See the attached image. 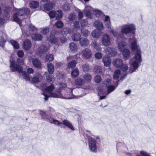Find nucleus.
<instances>
[{
  "mask_svg": "<svg viewBox=\"0 0 156 156\" xmlns=\"http://www.w3.org/2000/svg\"><path fill=\"white\" fill-rule=\"evenodd\" d=\"M129 41L132 51L136 52L135 56L129 62L131 68L129 69L128 72L132 73L138 69L139 64L142 61L141 51L139 45L137 44L138 40L134 36L129 38Z\"/></svg>",
  "mask_w": 156,
  "mask_h": 156,
  "instance_id": "nucleus-1",
  "label": "nucleus"
},
{
  "mask_svg": "<svg viewBox=\"0 0 156 156\" xmlns=\"http://www.w3.org/2000/svg\"><path fill=\"white\" fill-rule=\"evenodd\" d=\"M70 92H67L64 95H62L60 91L58 92V94L55 93H51L50 95L51 97L54 98H60L64 99H77L82 96V95H76L78 92L76 89L71 88L69 89Z\"/></svg>",
  "mask_w": 156,
  "mask_h": 156,
  "instance_id": "nucleus-2",
  "label": "nucleus"
},
{
  "mask_svg": "<svg viewBox=\"0 0 156 156\" xmlns=\"http://www.w3.org/2000/svg\"><path fill=\"white\" fill-rule=\"evenodd\" d=\"M30 12V9L27 8H23L16 9V12L14 13L13 16V21L19 24L20 26H22V19H23L22 17L27 15Z\"/></svg>",
  "mask_w": 156,
  "mask_h": 156,
  "instance_id": "nucleus-3",
  "label": "nucleus"
},
{
  "mask_svg": "<svg viewBox=\"0 0 156 156\" xmlns=\"http://www.w3.org/2000/svg\"><path fill=\"white\" fill-rule=\"evenodd\" d=\"M105 25L106 28L110 31L115 37H116L117 39L118 42L120 38L122 40H123L125 37L123 35L120 34H117L115 32L111 27V22L109 17L108 16L105 15V19L104 20Z\"/></svg>",
  "mask_w": 156,
  "mask_h": 156,
  "instance_id": "nucleus-4",
  "label": "nucleus"
},
{
  "mask_svg": "<svg viewBox=\"0 0 156 156\" xmlns=\"http://www.w3.org/2000/svg\"><path fill=\"white\" fill-rule=\"evenodd\" d=\"M136 29V27L134 24L133 23L127 24L122 27L121 32L122 33L126 34L129 33L134 34Z\"/></svg>",
  "mask_w": 156,
  "mask_h": 156,
  "instance_id": "nucleus-5",
  "label": "nucleus"
},
{
  "mask_svg": "<svg viewBox=\"0 0 156 156\" xmlns=\"http://www.w3.org/2000/svg\"><path fill=\"white\" fill-rule=\"evenodd\" d=\"M22 76L26 81H30L32 83H37L40 81V75L37 74L34 75L32 78H30L28 74L26 72L23 71V73Z\"/></svg>",
  "mask_w": 156,
  "mask_h": 156,
  "instance_id": "nucleus-6",
  "label": "nucleus"
},
{
  "mask_svg": "<svg viewBox=\"0 0 156 156\" xmlns=\"http://www.w3.org/2000/svg\"><path fill=\"white\" fill-rule=\"evenodd\" d=\"M9 67L10 69L13 72L17 71L19 73H22L23 72V68L14 61H12L11 62Z\"/></svg>",
  "mask_w": 156,
  "mask_h": 156,
  "instance_id": "nucleus-7",
  "label": "nucleus"
},
{
  "mask_svg": "<svg viewBox=\"0 0 156 156\" xmlns=\"http://www.w3.org/2000/svg\"><path fill=\"white\" fill-rule=\"evenodd\" d=\"M117 85L116 87H115L114 85H111L108 86L107 87V91L105 90V87L101 88L99 87L98 89L99 94H105V95H108V94L111 93L116 88Z\"/></svg>",
  "mask_w": 156,
  "mask_h": 156,
  "instance_id": "nucleus-8",
  "label": "nucleus"
},
{
  "mask_svg": "<svg viewBox=\"0 0 156 156\" xmlns=\"http://www.w3.org/2000/svg\"><path fill=\"white\" fill-rule=\"evenodd\" d=\"M88 146L90 150L93 152H97V145L95 140L92 137H90L88 139Z\"/></svg>",
  "mask_w": 156,
  "mask_h": 156,
  "instance_id": "nucleus-9",
  "label": "nucleus"
},
{
  "mask_svg": "<svg viewBox=\"0 0 156 156\" xmlns=\"http://www.w3.org/2000/svg\"><path fill=\"white\" fill-rule=\"evenodd\" d=\"M94 9L90 6L88 5L85 6L83 12L86 16L88 18L92 19L93 18V15L92 11Z\"/></svg>",
  "mask_w": 156,
  "mask_h": 156,
  "instance_id": "nucleus-10",
  "label": "nucleus"
},
{
  "mask_svg": "<svg viewBox=\"0 0 156 156\" xmlns=\"http://www.w3.org/2000/svg\"><path fill=\"white\" fill-rule=\"evenodd\" d=\"M81 55L83 58L88 59L91 58L92 55V53L90 49L86 48L82 51Z\"/></svg>",
  "mask_w": 156,
  "mask_h": 156,
  "instance_id": "nucleus-11",
  "label": "nucleus"
},
{
  "mask_svg": "<svg viewBox=\"0 0 156 156\" xmlns=\"http://www.w3.org/2000/svg\"><path fill=\"white\" fill-rule=\"evenodd\" d=\"M101 42L105 47L109 46L111 44V38L109 35L107 34H104L102 36Z\"/></svg>",
  "mask_w": 156,
  "mask_h": 156,
  "instance_id": "nucleus-12",
  "label": "nucleus"
},
{
  "mask_svg": "<svg viewBox=\"0 0 156 156\" xmlns=\"http://www.w3.org/2000/svg\"><path fill=\"white\" fill-rule=\"evenodd\" d=\"M58 33L57 32L54 31L51 34L48 39V40L51 43L56 44L58 40Z\"/></svg>",
  "mask_w": 156,
  "mask_h": 156,
  "instance_id": "nucleus-13",
  "label": "nucleus"
},
{
  "mask_svg": "<svg viewBox=\"0 0 156 156\" xmlns=\"http://www.w3.org/2000/svg\"><path fill=\"white\" fill-rule=\"evenodd\" d=\"M105 51L107 54L110 55L111 56H115L117 54V51L114 48L108 47L105 48Z\"/></svg>",
  "mask_w": 156,
  "mask_h": 156,
  "instance_id": "nucleus-14",
  "label": "nucleus"
},
{
  "mask_svg": "<svg viewBox=\"0 0 156 156\" xmlns=\"http://www.w3.org/2000/svg\"><path fill=\"white\" fill-rule=\"evenodd\" d=\"M117 151H118V149H121L123 151V152L125 153L126 155L129 156H134V155L133 154L125 151V150H124L125 148H126V145L121 142L118 143L117 144Z\"/></svg>",
  "mask_w": 156,
  "mask_h": 156,
  "instance_id": "nucleus-15",
  "label": "nucleus"
},
{
  "mask_svg": "<svg viewBox=\"0 0 156 156\" xmlns=\"http://www.w3.org/2000/svg\"><path fill=\"white\" fill-rule=\"evenodd\" d=\"M29 30H25L23 33V34H25V36L28 37L30 35L32 32H36L37 29L32 24H30L29 26Z\"/></svg>",
  "mask_w": 156,
  "mask_h": 156,
  "instance_id": "nucleus-16",
  "label": "nucleus"
},
{
  "mask_svg": "<svg viewBox=\"0 0 156 156\" xmlns=\"http://www.w3.org/2000/svg\"><path fill=\"white\" fill-rule=\"evenodd\" d=\"M48 51V48L44 45H42L39 47L37 53L40 55H42L45 54Z\"/></svg>",
  "mask_w": 156,
  "mask_h": 156,
  "instance_id": "nucleus-17",
  "label": "nucleus"
},
{
  "mask_svg": "<svg viewBox=\"0 0 156 156\" xmlns=\"http://www.w3.org/2000/svg\"><path fill=\"white\" fill-rule=\"evenodd\" d=\"M23 46L25 50H29L31 47V43L30 41L28 39H26L23 42Z\"/></svg>",
  "mask_w": 156,
  "mask_h": 156,
  "instance_id": "nucleus-18",
  "label": "nucleus"
},
{
  "mask_svg": "<svg viewBox=\"0 0 156 156\" xmlns=\"http://www.w3.org/2000/svg\"><path fill=\"white\" fill-rule=\"evenodd\" d=\"M62 125H63L66 127H67L72 130L74 131L75 130V129L74 128L72 123L69 120L66 119H64L62 120Z\"/></svg>",
  "mask_w": 156,
  "mask_h": 156,
  "instance_id": "nucleus-19",
  "label": "nucleus"
},
{
  "mask_svg": "<svg viewBox=\"0 0 156 156\" xmlns=\"http://www.w3.org/2000/svg\"><path fill=\"white\" fill-rule=\"evenodd\" d=\"M113 64L116 68H120L122 66L123 61L120 58H117L114 60L113 62Z\"/></svg>",
  "mask_w": 156,
  "mask_h": 156,
  "instance_id": "nucleus-20",
  "label": "nucleus"
},
{
  "mask_svg": "<svg viewBox=\"0 0 156 156\" xmlns=\"http://www.w3.org/2000/svg\"><path fill=\"white\" fill-rule=\"evenodd\" d=\"M91 47L93 50L94 51H101V48L100 45L98 44L96 41H94L91 44Z\"/></svg>",
  "mask_w": 156,
  "mask_h": 156,
  "instance_id": "nucleus-21",
  "label": "nucleus"
},
{
  "mask_svg": "<svg viewBox=\"0 0 156 156\" xmlns=\"http://www.w3.org/2000/svg\"><path fill=\"white\" fill-rule=\"evenodd\" d=\"M127 45V44L125 42L122 41L121 42H119L118 44V49L121 52L124 49H126L125 48Z\"/></svg>",
  "mask_w": 156,
  "mask_h": 156,
  "instance_id": "nucleus-22",
  "label": "nucleus"
},
{
  "mask_svg": "<svg viewBox=\"0 0 156 156\" xmlns=\"http://www.w3.org/2000/svg\"><path fill=\"white\" fill-rule=\"evenodd\" d=\"M102 62L104 66L108 67L110 65L111 61L109 57L104 56L102 58Z\"/></svg>",
  "mask_w": 156,
  "mask_h": 156,
  "instance_id": "nucleus-23",
  "label": "nucleus"
},
{
  "mask_svg": "<svg viewBox=\"0 0 156 156\" xmlns=\"http://www.w3.org/2000/svg\"><path fill=\"white\" fill-rule=\"evenodd\" d=\"M54 87L53 85L52 84L50 85L47 87L45 89V90L48 93L49 96L50 97H51L50 94L52 93H55L56 94H58V92H59V91H55V92H52L51 91L54 89Z\"/></svg>",
  "mask_w": 156,
  "mask_h": 156,
  "instance_id": "nucleus-24",
  "label": "nucleus"
},
{
  "mask_svg": "<svg viewBox=\"0 0 156 156\" xmlns=\"http://www.w3.org/2000/svg\"><path fill=\"white\" fill-rule=\"evenodd\" d=\"M94 26L97 29V30H101L103 28V26L102 22L99 20L94 21Z\"/></svg>",
  "mask_w": 156,
  "mask_h": 156,
  "instance_id": "nucleus-25",
  "label": "nucleus"
},
{
  "mask_svg": "<svg viewBox=\"0 0 156 156\" xmlns=\"http://www.w3.org/2000/svg\"><path fill=\"white\" fill-rule=\"evenodd\" d=\"M48 122L54 124L55 125L61 127L62 126V122H61L58 120L54 119L52 118H50V119L48 120Z\"/></svg>",
  "mask_w": 156,
  "mask_h": 156,
  "instance_id": "nucleus-26",
  "label": "nucleus"
},
{
  "mask_svg": "<svg viewBox=\"0 0 156 156\" xmlns=\"http://www.w3.org/2000/svg\"><path fill=\"white\" fill-rule=\"evenodd\" d=\"M80 43L82 46L86 47L89 44V41L87 38H82L80 39Z\"/></svg>",
  "mask_w": 156,
  "mask_h": 156,
  "instance_id": "nucleus-27",
  "label": "nucleus"
},
{
  "mask_svg": "<svg viewBox=\"0 0 156 156\" xmlns=\"http://www.w3.org/2000/svg\"><path fill=\"white\" fill-rule=\"evenodd\" d=\"M121 52H122L124 59L125 60L128 59L129 58L130 53V50L127 49H126Z\"/></svg>",
  "mask_w": 156,
  "mask_h": 156,
  "instance_id": "nucleus-28",
  "label": "nucleus"
},
{
  "mask_svg": "<svg viewBox=\"0 0 156 156\" xmlns=\"http://www.w3.org/2000/svg\"><path fill=\"white\" fill-rule=\"evenodd\" d=\"M102 34V33L101 30H95L92 32L91 34L94 38H98Z\"/></svg>",
  "mask_w": 156,
  "mask_h": 156,
  "instance_id": "nucleus-29",
  "label": "nucleus"
},
{
  "mask_svg": "<svg viewBox=\"0 0 156 156\" xmlns=\"http://www.w3.org/2000/svg\"><path fill=\"white\" fill-rule=\"evenodd\" d=\"M32 64L35 67L40 68L41 66V63L40 60L36 58H34L32 59Z\"/></svg>",
  "mask_w": 156,
  "mask_h": 156,
  "instance_id": "nucleus-30",
  "label": "nucleus"
},
{
  "mask_svg": "<svg viewBox=\"0 0 156 156\" xmlns=\"http://www.w3.org/2000/svg\"><path fill=\"white\" fill-rule=\"evenodd\" d=\"M121 76V72L119 69L116 70L113 75V79L117 80V83L119 81V79Z\"/></svg>",
  "mask_w": 156,
  "mask_h": 156,
  "instance_id": "nucleus-31",
  "label": "nucleus"
},
{
  "mask_svg": "<svg viewBox=\"0 0 156 156\" xmlns=\"http://www.w3.org/2000/svg\"><path fill=\"white\" fill-rule=\"evenodd\" d=\"M31 37L32 39L34 41H40L42 40V36L40 34H31Z\"/></svg>",
  "mask_w": 156,
  "mask_h": 156,
  "instance_id": "nucleus-32",
  "label": "nucleus"
},
{
  "mask_svg": "<svg viewBox=\"0 0 156 156\" xmlns=\"http://www.w3.org/2000/svg\"><path fill=\"white\" fill-rule=\"evenodd\" d=\"M84 80L80 77L77 78L75 80V84L77 86H82L84 84Z\"/></svg>",
  "mask_w": 156,
  "mask_h": 156,
  "instance_id": "nucleus-33",
  "label": "nucleus"
},
{
  "mask_svg": "<svg viewBox=\"0 0 156 156\" xmlns=\"http://www.w3.org/2000/svg\"><path fill=\"white\" fill-rule=\"evenodd\" d=\"M54 6L53 3L52 2H49L46 3L44 5V8L46 10H49L51 9Z\"/></svg>",
  "mask_w": 156,
  "mask_h": 156,
  "instance_id": "nucleus-34",
  "label": "nucleus"
},
{
  "mask_svg": "<svg viewBox=\"0 0 156 156\" xmlns=\"http://www.w3.org/2000/svg\"><path fill=\"white\" fill-rule=\"evenodd\" d=\"M47 67L49 73L52 74L54 70V65L51 63H48L47 64Z\"/></svg>",
  "mask_w": 156,
  "mask_h": 156,
  "instance_id": "nucleus-35",
  "label": "nucleus"
},
{
  "mask_svg": "<svg viewBox=\"0 0 156 156\" xmlns=\"http://www.w3.org/2000/svg\"><path fill=\"white\" fill-rule=\"evenodd\" d=\"M63 13L62 10H59L55 11V18L57 20L60 19Z\"/></svg>",
  "mask_w": 156,
  "mask_h": 156,
  "instance_id": "nucleus-36",
  "label": "nucleus"
},
{
  "mask_svg": "<svg viewBox=\"0 0 156 156\" xmlns=\"http://www.w3.org/2000/svg\"><path fill=\"white\" fill-rule=\"evenodd\" d=\"M40 114L41 115V118L42 119L46 120L47 122H48V120H49L51 118L48 117L45 112L43 111H40Z\"/></svg>",
  "mask_w": 156,
  "mask_h": 156,
  "instance_id": "nucleus-37",
  "label": "nucleus"
},
{
  "mask_svg": "<svg viewBox=\"0 0 156 156\" xmlns=\"http://www.w3.org/2000/svg\"><path fill=\"white\" fill-rule=\"evenodd\" d=\"M81 35L80 33H76L72 37V40L74 41H78L81 39Z\"/></svg>",
  "mask_w": 156,
  "mask_h": 156,
  "instance_id": "nucleus-38",
  "label": "nucleus"
},
{
  "mask_svg": "<svg viewBox=\"0 0 156 156\" xmlns=\"http://www.w3.org/2000/svg\"><path fill=\"white\" fill-rule=\"evenodd\" d=\"M69 47L72 51H75L77 50V46L73 42H71L69 44Z\"/></svg>",
  "mask_w": 156,
  "mask_h": 156,
  "instance_id": "nucleus-39",
  "label": "nucleus"
},
{
  "mask_svg": "<svg viewBox=\"0 0 156 156\" xmlns=\"http://www.w3.org/2000/svg\"><path fill=\"white\" fill-rule=\"evenodd\" d=\"M83 78L84 79V81L89 82L91 79L92 76L90 74L86 73L83 76Z\"/></svg>",
  "mask_w": 156,
  "mask_h": 156,
  "instance_id": "nucleus-40",
  "label": "nucleus"
},
{
  "mask_svg": "<svg viewBox=\"0 0 156 156\" xmlns=\"http://www.w3.org/2000/svg\"><path fill=\"white\" fill-rule=\"evenodd\" d=\"M76 64V61L72 60L68 63L67 67L69 69H73L75 67Z\"/></svg>",
  "mask_w": 156,
  "mask_h": 156,
  "instance_id": "nucleus-41",
  "label": "nucleus"
},
{
  "mask_svg": "<svg viewBox=\"0 0 156 156\" xmlns=\"http://www.w3.org/2000/svg\"><path fill=\"white\" fill-rule=\"evenodd\" d=\"M79 71L78 69H74L71 72V76L73 78H75L78 76L79 74Z\"/></svg>",
  "mask_w": 156,
  "mask_h": 156,
  "instance_id": "nucleus-42",
  "label": "nucleus"
},
{
  "mask_svg": "<svg viewBox=\"0 0 156 156\" xmlns=\"http://www.w3.org/2000/svg\"><path fill=\"white\" fill-rule=\"evenodd\" d=\"M94 73L98 74L101 73L102 72L101 68L98 66H96L94 68Z\"/></svg>",
  "mask_w": 156,
  "mask_h": 156,
  "instance_id": "nucleus-43",
  "label": "nucleus"
},
{
  "mask_svg": "<svg viewBox=\"0 0 156 156\" xmlns=\"http://www.w3.org/2000/svg\"><path fill=\"white\" fill-rule=\"evenodd\" d=\"M111 79H107L106 80L104 81L103 83L101 84V85L102 86L105 85L106 87H108L111 85Z\"/></svg>",
  "mask_w": 156,
  "mask_h": 156,
  "instance_id": "nucleus-44",
  "label": "nucleus"
},
{
  "mask_svg": "<svg viewBox=\"0 0 156 156\" xmlns=\"http://www.w3.org/2000/svg\"><path fill=\"white\" fill-rule=\"evenodd\" d=\"M10 43L12 45L14 48L16 49H18L19 48V44L15 41L14 40H11L10 41Z\"/></svg>",
  "mask_w": 156,
  "mask_h": 156,
  "instance_id": "nucleus-45",
  "label": "nucleus"
},
{
  "mask_svg": "<svg viewBox=\"0 0 156 156\" xmlns=\"http://www.w3.org/2000/svg\"><path fill=\"white\" fill-rule=\"evenodd\" d=\"M83 71L84 72H88L90 69L88 64L85 63L82 66Z\"/></svg>",
  "mask_w": 156,
  "mask_h": 156,
  "instance_id": "nucleus-46",
  "label": "nucleus"
},
{
  "mask_svg": "<svg viewBox=\"0 0 156 156\" xmlns=\"http://www.w3.org/2000/svg\"><path fill=\"white\" fill-rule=\"evenodd\" d=\"M39 5V3L36 1H34L32 2L30 4V7L31 8H36Z\"/></svg>",
  "mask_w": 156,
  "mask_h": 156,
  "instance_id": "nucleus-47",
  "label": "nucleus"
},
{
  "mask_svg": "<svg viewBox=\"0 0 156 156\" xmlns=\"http://www.w3.org/2000/svg\"><path fill=\"white\" fill-rule=\"evenodd\" d=\"M81 32L83 36L84 37H87L90 34V32L87 29L83 28L81 30Z\"/></svg>",
  "mask_w": 156,
  "mask_h": 156,
  "instance_id": "nucleus-48",
  "label": "nucleus"
},
{
  "mask_svg": "<svg viewBox=\"0 0 156 156\" xmlns=\"http://www.w3.org/2000/svg\"><path fill=\"white\" fill-rule=\"evenodd\" d=\"M49 32V28L48 27H45L41 28L40 29V32L41 34H48Z\"/></svg>",
  "mask_w": 156,
  "mask_h": 156,
  "instance_id": "nucleus-49",
  "label": "nucleus"
},
{
  "mask_svg": "<svg viewBox=\"0 0 156 156\" xmlns=\"http://www.w3.org/2000/svg\"><path fill=\"white\" fill-rule=\"evenodd\" d=\"M55 25L56 27L58 28L62 27L64 25L63 22L60 20H58L56 22Z\"/></svg>",
  "mask_w": 156,
  "mask_h": 156,
  "instance_id": "nucleus-50",
  "label": "nucleus"
},
{
  "mask_svg": "<svg viewBox=\"0 0 156 156\" xmlns=\"http://www.w3.org/2000/svg\"><path fill=\"white\" fill-rule=\"evenodd\" d=\"M6 41L4 39L3 36H1L0 37V46L2 47V48H4V45L5 44Z\"/></svg>",
  "mask_w": 156,
  "mask_h": 156,
  "instance_id": "nucleus-51",
  "label": "nucleus"
},
{
  "mask_svg": "<svg viewBox=\"0 0 156 156\" xmlns=\"http://www.w3.org/2000/svg\"><path fill=\"white\" fill-rule=\"evenodd\" d=\"M45 58L47 61H52L54 58L53 55L50 54H47Z\"/></svg>",
  "mask_w": 156,
  "mask_h": 156,
  "instance_id": "nucleus-52",
  "label": "nucleus"
},
{
  "mask_svg": "<svg viewBox=\"0 0 156 156\" xmlns=\"http://www.w3.org/2000/svg\"><path fill=\"white\" fill-rule=\"evenodd\" d=\"M93 12L94 15L97 17L99 16L101 13V11L96 9H94L93 10Z\"/></svg>",
  "mask_w": 156,
  "mask_h": 156,
  "instance_id": "nucleus-53",
  "label": "nucleus"
},
{
  "mask_svg": "<svg viewBox=\"0 0 156 156\" xmlns=\"http://www.w3.org/2000/svg\"><path fill=\"white\" fill-rule=\"evenodd\" d=\"M80 22L81 26L82 27H85L88 24V22L86 20H83Z\"/></svg>",
  "mask_w": 156,
  "mask_h": 156,
  "instance_id": "nucleus-54",
  "label": "nucleus"
},
{
  "mask_svg": "<svg viewBox=\"0 0 156 156\" xmlns=\"http://www.w3.org/2000/svg\"><path fill=\"white\" fill-rule=\"evenodd\" d=\"M74 30L76 31L80 28L79 23L77 21H75L73 23Z\"/></svg>",
  "mask_w": 156,
  "mask_h": 156,
  "instance_id": "nucleus-55",
  "label": "nucleus"
},
{
  "mask_svg": "<svg viewBox=\"0 0 156 156\" xmlns=\"http://www.w3.org/2000/svg\"><path fill=\"white\" fill-rule=\"evenodd\" d=\"M102 54L100 52H97L94 54L95 58L98 59H100L102 58Z\"/></svg>",
  "mask_w": 156,
  "mask_h": 156,
  "instance_id": "nucleus-56",
  "label": "nucleus"
},
{
  "mask_svg": "<svg viewBox=\"0 0 156 156\" xmlns=\"http://www.w3.org/2000/svg\"><path fill=\"white\" fill-rule=\"evenodd\" d=\"M95 82L97 83H100L101 81V78L99 75L96 76L94 78Z\"/></svg>",
  "mask_w": 156,
  "mask_h": 156,
  "instance_id": "nucleus-57",
  "label": "nucleus"
},
{
  "mask_svg": "<svg viewBox=\"0 0 156 156\" xmlns=\"http://www.w3.org/2000/svg\"><path fill=\"white\" fill-rule=\"evenodd\" d=\"M62 9L65 11H68L70 10V8L69 6L68 3H66V4L62 5Z\"/></svg>",
  "mask_w": 156,
  "mask_h": 156,
  "instance_id": "nucleus-58",
  "label": "nucleus"
},
{
  "mask_svg": "<svg viewBox=\"0 0 156 156\" xmlns=\"http://www.w3.org/2000/svg\"><path fill=\"white\" fill-rule=\"evenodd\" d=\"M63 32L65 34L71 33L72 32L71 29L66 28H64L62 29Z\"/></svg>",
  "mask_w": 156,
  "mask_h": 156,
  "instance_id": "nucleus-59",
  "label": "nucleus"
},
{
  "mask_svg": "<svg viewBox=\"0 0 156 156\" xmlns=\"http://www.w3.org/2000/svg\"><path fill=\"white\" fill-rule=\"evenodd\" d=\"M75 14L74 13H70L69 16V19L70 20H74L75 17Z\"/></svg>",
  "mask_w": 156,
  "mask_h": 156,
  "instance_id": "nucleus-60",
  "label": "nucleus"
},
{
  "mask_svg": "<svg viewBox=\"0 0 156 156\" xmlns=\"http://www.w3.org/2000/svg\"><path fill=\"white\" fill-rule=\"evenodd\" d=\"M48 15L51 18H53L55 17V11H51L49 12Z\"/></svg>",
  "mask_w": 156,
  "mask_h": 156,
  "instance_id": "nucleus-61",
  "label": "nucleus"
},
{
  "mask_svg": "<svg viewBox=\"0 0 156 156\" xmlns=\"http://www.w3.org/2000/svg\"><path fill=\"white\" fill-rule=\"evenodd\" d=\"M77 12L78 13V19L79 20L83 16V13L79 9H78Z\"/></svg>",
  "mask_w": 156,
  "mask_h": 156,
  "instance_id": "nucleus-62",
  "label": "nucleus"
},
{
  "mask_svg": "<svg viewBox=\"0 0 156 156\" xmlns=\"http://www.w3.org/2000/svg\"><path fill=\"white\" fill-rule=\"evenodd\" d=\"M120 68L123 71L126 72L128 70V67L127 65H123V64L122 66Z\"/></svg>",
  "mask_w": 156,
  "mask_h": 156,
  "instance_id": "nucleus-63",
  "label": "nucleus"
},
{
  "mask_svg": "<svg viewBox=\"0 0 156 156\" xmlns=\"http://www.w3.org/2000/svg\"><path fill=\"white\" fill-rule=\"evenodd\" d=\"M17 55L19 57L22 58L24 55V52L22 51L19 50L17 52Z\"/></svg>",
  "mask_w": 156,
  "mask_h": 156,
  "instance_id": "nucleus-64",
  "label": "nucleus"
}]
</instances>
